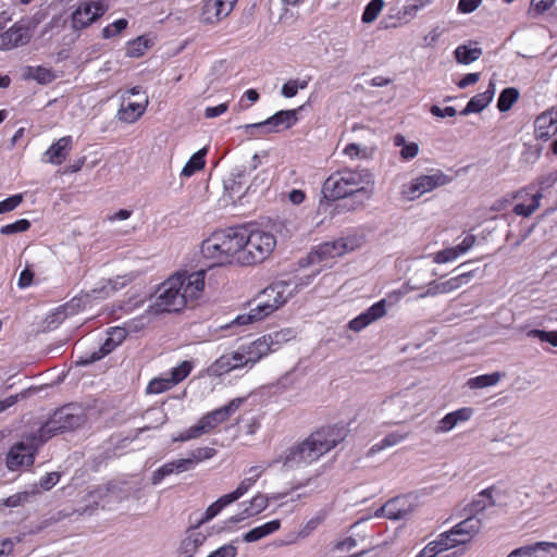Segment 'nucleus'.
<instances>
[{
	"label": "nucleus",
	"mask_w": 557,
	"mask_h": 557,
	"mask_svg": "<svg viewBox=\"0 0 557 557\" xmlns=\"http://www.w3.org/2000/svg\"><path fill=\"white\" fill-rule=\"evenodd\" d=\"M205 275L203 270L173 274L158 287L149 309L153 313L181 311L201 296Z\"/></svg>",
	"instance_id": "1"
},
{
	"label": "nucleus",
	"mask_w": 557,
	"mask_h": 557,
	"mask_svg": "<svg viewBox=\"0 0 557 557\" xmlns=\"http://www.w3.org/2000/svg\"><path fill=\"white\" fill-rule=\"evenodd\" d=\"M342 440L339 429L322 428L301 443L286 449L275 462H282L289 469L309 466L332 450Z\"/></svg>",
	"instance_id": "2"
},
{
	"label": "nucleus",
	"mask_w": 557,
	"mask_h": 557,
	"mask_svg": "<svg viewBox=\"0 0 557 557\" xmlns=\"http://www.w3.org/2000/svg\"><path fill=\"white\" fill-rule=\"evenodd\" d=\"M374 176L368 169L345 168L332 173L322 185L325 199L337 200L359 194L367 200L373 196Z\"/></svg>",
	"instance_id": "3"
},
{
	"label": "nucleus",
	"mask_w": 557,
	"mask_h": 557,
	"mask_svg": "<svg viewBox=\"0 0 557 557\" xmlns=\"http://www.w3.org/2000/svg\"><path fill=\"white\" fill-rule=\"evenodd\" d=\"M244 237L240 227H230L212 233L201 244V253L212 267L238 263Z\"/></svg>",
	"instance_id": "4"
},
{
	"label": "nucleus",
	"mask_w": 557,
	"mask_h": 557,
	"mask_svg": "<svg viewBox=\"0 0 557 557\" xmlns=\"http://www.w3.org/2000/svg\"><path fill=\"white\" fill-rule=\"evenodd\" d=\"M240 234L244 237L242 244V255L238 263L242 265H251L260 263L268 259L276 246L275 236L263 230H252L248 232L245 227H240Z\"/></svg>",
	"instance_id": "5"
},
{
	"label": "nucleus",
	"mask_w": 557,
	"mask_h": 557,
	"mask_svg": "<svg viewBox=\"0 0 557 557\" xmlns=\"http://www.w3.org/2000/svg\"><path fill=\"white\" fill-rule=\"evenodd\" d=\"M11 16L7 12L0 13V50H12L27 45L34 30L38 25V21L34 17H22L12 25Z\"/></svg>",
	"instance_id": "6"
},
{
	"label": "nucleus",
	"mask_w": 557,
	"mask_h": 557,
	"mask_svg": "<svg viewBox=\"0 0 557 557\" xmlns=\"http://www.w3.org/2000/svg\"><path fill=\"white\" fill-rule=\"evenodd\" d=\"M86 421L83 407L78 405H66L53 412L49 420L37 431L41 442L48 441L58 433L72 431Z\"/></svg>",
	"instance_id": "7"
},
{
	"label": "nucleus",
	"mask_w": 557,
	"mask_h": 557,
	"mask_svg": "<svg viewBox=\"0 0 557 557\" xmlns=\"http://www.w3.org/2000/svg\"><path fill=\"white\" fill-rule=\"evenodd\" d=\"M363 237L357 234L339 237L332 242H325L309 253V260L311 263H315L343 257L346 253L360 248L363 245Z\"/></svg>",
	"instance_id": "8"
},
{
	"label": "nucleus",
	"mask_w": 557,
	"mask_h": 557,
	"mask_svg": "<svg viewBox=\"0 0 557 557\" xmlns=\"http://www.w3.org/2000/svg\"><path fill=\"white\" fill-rule=\"evenodd\" d=\"M40 436L36 433L26 435L21 442L15 443L7 455V467L11 471L23 467H29L34 462V456L40 445Z\"/></svg>",
	"instance_id": "9"
},
{
	"label": "nucleus",
	"mask_w": 557,
	"mask_h": 557,
	"mask_svg": "<svg viewBox=\"0 0 557 557\" xmlns=\"http://www.w3.org/2000/svg\"><path fill=\"white\" fill-rule=\"evenodd\" d=\"M425 398L426 395L423 389H406L392 396L386 405L391 411L399 416L413 417L420 410Z\"/></svg>",
	"instance_id": "10"
},
{
	"label": "nucleus",
	"mask_w": 557,
	"mask_h": 557,
	"mask_svg": "<svg viewBox=\"0 0 557 557\" xmlns=\"http://www.w3.org/2000/svg\"><path fill=\"white\" fill-rule=\"evenodd\" d=\"M450 181L451 178L448 175L437 170L410 181V183L403 187V195L409 200H414L425 193L447 185Z\"/></svg>",
	"instance_id": "11"
},
{
	"label": "nucleus",
	"mask_w": 557,
	"mask_h": 557,
	"mask_svg": "<svg viewBox=\"0 0 557 557\" xmlns=\"http://www.w3.org/2000/svg\"><path fill=\"white\" fill-rule=\"evenodd\" d=\"M256 301V306L251 308L249 312L237 315L231 323L222 325L221 330L244 326L262 321L278 309L272 297L264 296V289L259 294Z\"/></svg>",
	"instance_id": "12"
},
{
	"label": "nucleus",
	"mask_w": 557,
	"mask_h": 557,
	"mask_svg": "<svg viewBox=\"0 0 557 557\" xmlns=\"http://www.w3.org/2000/svg\"><path fill=\"white\" fill-rule=\"evenodd\" d=\"M256 483V480L246 475L234 491L222 495L208 506L199 523H207L215 518L225 507L237 502L239 498L246 495Z\"/></svg>",
	"instance_id": "13"
},
{
	"label": "nucleus",
	"mask_w": 557,
	"mask_h": 557,
	"mask_svg": "<svg viewBox=\"0 0 557 557\" xmlns=\"http://www.w3.org/2000/svg\"><path fill=\"white\" fill-rule=\"evenodd\" d=\"M256 483V480L246 475L234 491L222 495L208 506L199 523H207L215 518L225 507L237 502L239 498L246 495Z\"/></svg>",
	"instance_id": "14"
},
{
	"label": "nucleus",
	"mask_w": 557,
	"mask_h": 557,
	"mask_svg": "<svg viewBox=\"0 0 557 557\" xmlns=\"http://www.w3.org/2000/svg\"><path fill=\"white\" fill-rule=\"evenodd\" d=\"M237 0H202L198 22L207 27L216 26L230 15Z\"/></svg>",
	"instance_id": "15"
},
{
	"label": "nucleus",
	"mask_w": 557,
	"mask_h": 557,
	"mask_svg": "<svg viewBox=\"0 0 557 557\" xmlns=\"http://www.w3.org/2000/svg\"><path fill=\"white\" fill-rule=\"evenodd\" d=\"M193 368L194 366L190 361H182L177 367L170 371L168 376H159L152 379L146 387V393L161 394L171 389L173 386L184 381L189 375Z\"/></svg>",
	"instance_id": "16"
},
{
	"label": "nucleus",
	"mask_w": 557,
	"mask_h": 557,
	"mask_svg": "<svg viewBox=\"0 0 557 557\" xmlns=\"http://www.w3.org/2000/svg\"><path fill=\"white\" fill-rule=\"evenodd\" d=\"M297 122V111L296 110H282L276 112L274 115L269 119L253 124H247L244 128L250 134H253L252 131H260L261 134H269L272 132H280L282 129H287L292 127Z\"/></svg>",
	"instance_id": "17"
},
{
	"label": "nucleus",
	"mask_w": 557,
	"mask_h": 557,
	"mask_svg": "<svg viewBox=\"0 0 557 557\" xmlns=\"http://www.w3.org/2000/svg\"><path fill=\"white\" fill-rule=\"evenodd\" d=\"M248 368L238 347L220 356L208 369L209 376H221L232 371Z\"/></svg>",
	"instance_id": "18"
},
{
	"label": "nucleus",
	"mask_w": 557,
	"mask_h": 557,
	"mask_svg": "<svg viewBox=\"0 0 557 557\" xmlns=\"http://www.w3.org/2000/svg\"><path fill=\"white\" fill-rule=\"evenodd\" d=\"M104 12L106 9L100 2H82L72 14V27L76 30L84 29Z\"/></svg>",
	"instance_id": "19"
},
{
	"label": "nucleus",
	"mask_w": 557,
	"mask_h": 557,
	"mask_svg": "<svg viewBox=\"0 0 557 557\" xmlns=\"http://www.w3.org/2000/svg\"><path fill=\"white\" fill-rule=\"evenodd\" d=\"M245 401V398L238 397L232 399L227 405L218 408L205 416L199 421L205 428V431L209 433L214 430L218 425L225 422L233 413H235Z\"/></svg>",
	"instance_id": "20"
},
{
	"label": "nucleus",
	"mask_w": 557,
	"mask_h": 557,
	"mask_svg": "<svg viewBox=\"0 0 557 557\" xmlns=\"http://www.w3.org/2000/svg\"><path fill=\"white\" fill-rule=\"evenodd\" d=\"M413 511L411 497L398 496L388 500L376 511L375 516H383L392 520H400L407 518Z\"/></svg>",
	"instance_id": "21"
},
{
	"label": "nucleus",
	"mask_w": 557,
	"mask_h": 557,
	"mask_svg": "<svg viewBox=\"0 0 557 557\" xmlns=\"http://www.w3.org/2000/svg\"><path fill=\"white\" fill-rule=\"evenodd\" d=\"M386 314V300L381 299L373 304L366 311L349 321L348 327L354 332H360L371 323L377 321Z\"/></svg>",
	"instance_id": "22"
},
{
	"label": "nucleus",
	"mask_w": 557,
	"mask_h": 557,
	"mask_svg": "<svg viewBox=\"0 0 557 557\" xmlns=\"http://www.w3.org/2000/svg\"><path fill=\"white\" fill-rule=\"evenodd\" d=\"M72 148V136L61 137L45 151L41 161L45 163L60 165L66 160Z\"/></svg>",
	"instance_id": "23"
},
{
	"label": "nucleus",
	"mask_w": 557,
	"mask_h": 557,
	"mask_svg": "<svg viewBox=\"0 0 557 557\" xmlns=\"http://www.w3.org/2000/svg\"><path fill=\"white\" fill-rule=\"evenodd\" d=\"M463 545L458 536L453 535V528L449 531L441 533L436 540L429 543L422 550L421 557H435L438 554Z\"/></svg>",
	"instance_id": "24"
},
{
	"label": "nucleus",
	"mask_w": 557,
	"mask_h": 557,
	"mask_svg": "<svg viewBox=\"0 0 557 557\" xmlns=\"http://www.w3.org/2000/svg\"><path fill=\"white\" fill-rule=\"evenodd\" d=\"M304 284L280 281L271 284L264 288V296L272 297L277 308L285 305L289 298H292Z\"/></svg>",
	"instance_id": "25"
},
{
	"label": "nucleus",
	"mask_w": 557,
	"mask_h": 557,
	"mask_svg": "<svg viewBox=\"0 0 557 557\" xmlns=\"http://www.w3.org/2000/svg\"><path fill=\"white\" fill-rule=\"evenodd\" d=\"M268 505V496L261 493H257L252 498L240 504V511L233 516L231 521L237 523L247 518L255 517L265 510Z\"/></svg>",
	"instance_id": "26"
},
{
	"label": "nucleus",
	"mask_w": 557,
	"mask_h": 557,
	"mask_svg": "<svg viewBox=\"0 0 557 557\" xmlns=\"http://www.w3.org/2000/svg\"><path fill=\"white\" fill-rule=\"evenodd\" d=\"M535 137L547 140L557 133V109H552L539 115L534 123Z\"/></svg>",
	"instance_id": "27"
},
{
	"label": "nucleus",
	"mask_w": 557,
	"mask_h": 557,
	"mask_svg": "<svg viewBox=\"0 0 557 557\" xmlns=\"http://www.w3.org/2000/svg\"><path fill=\"white\" fill-rule=\"evenodd\" d=\"M474 275V271L463 272L457 276L450 277L446 281H431L430 284L433 288L431 294L435 296L448 294L459 289L461 286L468 284Z\"/></svg>",
	"instance_id": "28"
},
{
	"label": "nucleus",
	"mask_w": 557,
	"mask_h": 557,
	"mask_svg": "<svg viewBox=\"0 0 557 557\" xmlns=\"http://www.w3.org/2000/svg\"><path fill=\"white\" fill-rule=\"evenodd\" d=\"M193 470L190 467V462H188L187 458H180L169 462H165L158 469H156L151 476V483L153 485H158L162 482L165 476L171 474H180L183 472H187Z\"/></svg>",
	"instance_id": "29"
},
{
	"label": "nucleus",
	"mask_w": 557,
	"mask_h": 557,
	"mask_svg": "<svg viewBox=\"0 0 557 557\" xmlns=\"http://www.w3.org/2000/svg\"><path fill=\"white\" fill-rule=\"evenodd\" d=\"M481 527V519L476 516L470 515L453 527V535L458 536L465 545L472 541V539L480 532Z\"/></svg>",
	"instance_id": "30"
},
{
	"label": "nucleus",
	"mask_w": 557,
	"mask_h": 557,
	"mask_svg": "<svg viewBox=\"0 0 557 557\" xmlns=\"http://www.w3.org/2000/svg\"><path fill=\"white\" fill-rule=\"evenodd\" d=\"M238 349L243 354L248 369L253 368L257 362L269 355L267 344L260 337L250 343L239 345Z\"/></svg>",
	"instance_id": "31"
},
{
	"label": "nucleus",
	"mask_w": 557,
	"mask_h": 557,
	"mask_svg": "<svg viewBox=\"0 0 557 557\" xmlns=\"http://www.w3.org/2000/svg\"><path fill=\"white\" fill-rule=\"evenodd\" d=\"M495 95V85L491 83L487 89L481 94L473 96L465 109L460 112L461 115H468L470 113H478L484 110L493 100Z\"/></svg>",
	"instance_id": "32"
},
{
	"label": "nucleus",
	"mask_w": 557,
	"mask_h": 557,
	"mask_svg": "<svg viewBox=\"0 0 557 557\" xmlns=\"http://www.w3.org/2000/svg\"><path fill=\"white\" fill-rule=\"evenodd\" d=\"M149 103L148 97L145 96L140 102H127L122 104L117 111V117L124 123L136 122L146 111Z\"/></svg>",
	"instance_id": "33"
},
{
	"label": "nucleus",
	"mask_w": 557,
	"mask_h": 557,
	"mask_svg": "<svg viewBox=\"0 0 557 557\" xmlns=\"http://www.w3.org/2000/svg\"><path fill=\"white\" fill-rule=\"evenodd\" d=\"M296 333L292 329H283L280 331H275L269 334L261 336V341L267 344L268 352L271 354L276 351L284 345L288 343L293 338H295Z\"/></svg>",
	"instance_id": "34"
},
{
	"label": "nucleus",
	"mask_w": 557,
	"mask_h": 557,
	"mask_svg": "<svg viewBox=\"0 0 557 557\" xmlns=\"http://www.w3.org/2000/svg\"><path fill=\"white\" fill-rule=\"evenodd\" d=\"M493 491V487L485 488L474 497V499L468 505V511L471 516L478 517L479 513L495 506Z\"/></svg>",
	"instance_id": "35"
},
{
	"label": "nucleus",
	"mask_w": 557,
	"mask_h": 557,
	"mask_svg": "<svg viewBox=\"0 0 557 557\" xmlns=\"http://www.w3.org/2000/svg\"><path fill=\"white\" fill-rule=\"evenodd\" d=\"M281 527L278 519L271 520L264 524L258 525L244 534L243 540L247 543L257 542L270 534L276 532Z\"/></svg>",
	"instance_id": "36"
},
{
	"label": "nucleus",
	"mask_w": 557,
	"mask_h": 557,
	"mask_svg": "<svg viewBox=\"0 0 557 557\" xmlns=\"http://www.w3.org/2000/svg\"><path fill=\"white\" fill-rule=\"evenodd\" d=\"M393 143L394 146L400 148L399 156L403 161H410L419 154V145L414 141L408 143L401 134H396L393 138Z\"/></svg>",
	"instance_id": "37"
},
{
	"label": "nucleus",
	"mask_w": 557,
	"mask_h": 557,
	"mask_svg": "<svg viewBox=\"0 0 557 557\" xmlns=\"http://www.w3.org/2000/svg\"><path fill=\"white\" fill-rule=\"evenodd\" d=\"M115 289L116 286L109 282L108 285L103 286L101 289H92L91 294H86L78 298H73L71 302L66 305L65 310H72L76 305L79 306L81 302L85 305L89 301L90 298H106L110 295V292Z\"/></svg>",
	"instance_id": "38"
},
{
	"label": "nucleus",
	"mask_w": 557,
	"mask_h": 557,
	"mask_svg": "<svg viewBox=\"0 0 557 557\" xmlns=\"http://www.w3.org/2000/svg\"><path fill=\"white\" fill-rule=\"evenodd\" d=\"M504 376L500 372H493L471 377L467 381V386L471 389L485 388L496 385Z\"/></svg>",
	"instance_id": "39"
},
{
	"label": "nucleus",
	"mask_w": 557,
	"mask_h": 557,
	"mask_svg": "<svg viewBox=\"0 0 557 557\" xmlns=\"http://www.w3.org/2000/svg\"><path fill=\"white\" fill-rule=\"evenodd\" d=\"M206 149H200L195 152L182 169L181 175L184 177H190L196 172L200 171L206 164Z\"/></svg>",
	"instance_id": "40"
},
{
	"label": "nucleus",
	"mask_w": 557,
	"mask_h": 557,
	"mask_svg": "<svg viewBox=\"0 0 557 557\" xmlns=\"http://www.w3.org/2000/svg\"><path fill=\"white\" fill-rule=\"evenodd\" d=\"M482 49L467 45L458 46L455 50V58L459 63L470 64L482 55Z\"/></svg>",
	"instance_id": "41"
},
{
	"label": "nucleus",
	"mask_w": 557,
	"mask_h": 557,
	"mask_svg": "<svg viewBox=\"0 0 557 557\" xmlns=\"http://www.w3.org/2000/svg\"><path fill=\"white\" fill-rule=\"evenodd\" d=\"M115 347H116V345L110 341V337H107L104 343L97 350L92 351L90 355H88L86 357H81L76 361V363L86 366V364L92 363L95 361H98V360L102 359L103 357H106L108 354H110Z\"/></svg>",
	"instance_id": "42"
},
{
	"label": "nucleus",
	"mask_w": 557,
	"mask_h": 557,
	"mask_svg": "<svg viewBox=\"0 0 557 557\" xmlns=\"http://www.w3.org/2000/svg\"><path fill=\"white\" fill-rule=\"evenodd\" d=\"M343 153L350 160H366L372 158L374 149L351 143L343 149Z\"/></svg>",
	"instance_id": "43"
},
{
	"label": "nucleus",
	"mask_w": 557,
	"mask_h": 557,
	"mask_svg": "<svg viewBox=\"0 0 557 557\" xmlns=\"http://www.w3.org/2000/svg\"><path fill=\"white\" fill-rule=\"evenodd\" d=\"M200 520L201 518L196 522L194 527L189 528L187 531V535L183 542L187 550L196 549L197 547L202 545V543L206 540V536L197 530L202 524L199 523Z\"/></svg>",
	"instance_id": "44"
},
{
	"label": "nucleus",
	"mask_w": 557,
	"mask_h": 557,
	"mask_svg": "<svg viewBox=\"0 0 557 557\" xmlns=\"http://www.w3.org/2000/svg\"><path fill=\"white\" fill-rule=\"evenodd\" d=\"M215 454L216 450L212 447H198L189 451L186 458L190 462L191 469H195L198 463L211 459Z\"/></svg>",
	"instance_id": "45"
},
{
	"label": "nucleus",
	"mask_w": 557,
	"mask_h": 557,
	"mask_svg": "<svg viewBox=\"0 0 557 557\" xmlns=\"http://www.w3.org/2000/svg\"><path fill=\"white\" fill-rule=\"evenodd\" d=\"M542 197H543L542 193L537 191L536 194L531 196L530 203H517L513 207V212L517 215H522L525 218L530 216L536 209L540 208V201H541Z\"/></svg>",
	"instance_id": "46"
},
{
	"label": "nucleus",
	"mask_w": 557,
	"mask_h": 557,
	"mask_svg": "<svg viewBox=\"0 0 557 557\" xmlns=\"http://www.w3.org/2000/svg\"><path fill=\"white\" fill-rule=\"evenodd\" d=\"M519 92L515 88H505L498 98L497 108L500 112L508 111L512 104L518 100Z\"/></svg>",
	"instance_id": "47"
},
{
	"label": "nucleus",
	"mask_w": 557,
	"mask_h": 557,
	"mask_svg": "<svg viewBox=\"0 0 557 557\" xmlns=\"http://www.w3.org/2000/svg\"><path fill=\"white\" fill-rule=\"evenodd\" d=\"M203 434H207L203 425L200 421H198L195 425L188 428L187 430L181 432L176 436L172 438L173 442H187L190 440L199 438Z\"/></svg>",
	"instance_id": "48"
},
{
	"label": "nucleus",
	"mask_w": 557,
	"mask_h": 557,
	"mask_svg": "<svg viewBox=\"0 0 557 557\" xmlns=\"http://www.w3.org/2000/svg\"><path fill=\"white\" fill-rule=\"evenodd\" d=\"M384 7L383 0H371L364 8L362 13V22L370 24L376 20Z\"/></svg>",
	"instance_id": "49"
},
{
	"label": "nucleus",
	"mask_w": 557,
	"mask_h": 557,
	"mask_svg": "<svg viewBox=\"0 0 557 557\" xmlns=\"http://www.w3.org/2000/svg\"><path fill=\"white\" fill-rule=\"evenodd\" d=\"M525 335L529 338H536L542 343H548L553 347H557V331L529 330Z\"/></svg>",
	"instance_id": "50"
},
{
	"label": "nucleus",
	"mask_w": 557,
	"mask_h": 557,
	"mask_svg": "<svg viewBox=\"0 0 557 557\" xmlns=\"http://www.w3.org/2000/svg\"><path fill=\"white\" fill-rule=\"evenodd\" d=\"M308 79H289L282 86V95L285 98H293L297 95L298 90L307 88Z\"/></svg>",
	"instance_id": "51"
},
{
	"label": "nucleus",
	"mask_w": 557,
	"mask_h": 557,
	"mask_svg": "<svg viewBox=\"0 0 557 557\" xmlns=\"http://www.w3.org/2000/svg\"><path fill=\"white\" fill-rule=\"evenodd\" d=\"M30 227V222L27 219H21L13 223L2 225L0 227L1 235H13L26 232Z\"/></svg>",
	"instance_id": "52"
},
{
	"label": "nucleus",
	"mask_w": 557,
	"mask_h": 557,
	"mask_svg": "<svg viewBox=\"0 0 557 557\" xmlns=\"http://www.w3.org/2000/svg\"><path fill=\"white\" fill-rule=\"evenodd\" d=\"M556 0H531L528 14L530 17L535 18L548 11Z\"/></svg>",
	"instance_id": "53"
},
{
	"label": "nucleus",
	"mask_w": 557,
	"mask_h": 557,
	"mask_svg": "<svg viewBox=\"0 0 557 557\" xmlns=\"http://www.w3.org/2000/svg\"><path fill=\"white\" fill-rule=\"evenodd\" d=\"M36 493H37V491L35 488L32 491L18 492L16 494H13V495L9 496L8 498H5L4 505L7 507H18V506L27 503L29 500L30 496L35 495Z\"/></svg>",
	"instance_id": "54"
},
{
	"label": "nucleus",
	"mask_w": 557,
	"mask_h": 557,
	"mask_svg": "<svg viewBox=\"0 0 557 557\" xmlns=\"http://www.w3.org/2000/svg\"><path fill=\"white\" fill-rule=\"evenodd\" d=\"M127 24L128 22L125 18L116 20L115 22L106 26L102 29L103 38L108 39L119 35L122 30H124L127 27Z\"/></svg>",
	"instance_id": "55"
},
{
	"label": "nucleus",
	"mask_w": 557,
	"mask_h": 557,
	"mask_svg": "<svg viewBox=\"0 0 557 557\" xmlns=\"http://www.w3.org/2000/svg\"><path fill=\"white\" fill-rule=\"evenodd\" d=\"M23 195L16 194L0 201V214L15 210L23 202Z\"/></svg>",
	"instance_id": "56"
},
{
	"label": "nucleus",
	"mask_w": 557,
	"mask_h": 557,
	"mask_svg": "<svg viewBox=\"0 0 557 557\" xmlns=\"http://www.w3.org/2000/svg\"><path fill=\"white\" fill-rule=\"evenodd\" d=\"M147 48V40H145L143 37H138L129 42L127 48V55L132 58H138L145 53Z\"/></svg>",
	"instance_id": "57"
},
{
	"label": "nucleus",
	"mask_w": 557,
	"mask_h": 557,
	"mask_svg": "<svg viewBox=\"0 0 557 557\" xmlns=\"http://www.w3.org/2000/svg\"><path fill=\"white\" fill-rule=\"evenodd\" d=\"M407 434L399 433V432H392L387 434L379 444L375 446L379 447V449H384L386 447L395 446L399 443H401L404 440H406Z\"/></svg>",
	"instance_id": "58"
},
{
	"label": "nucleus",
	"mask_w": 557,
	"mask_h": 557,
	"mask_svg": "<svg viewBox=\"0 0 557 557\" xmlns=\"http://www.w3.org/2000/svg\"><path fill=\"white\" fill-rule=\"evenodd\" d=\"M456 259V253L451 247L440 250L432 255L433 262L437 264L448 263Z\"/></svg>",
	"instance_id": "59"
},
{
	"label": "nucleus",
	"mask_w": 557,
	"mask_h": 557,
	"mask_svg": "<svg viewBox=\"0 0 557 557\" xmlns=\"http://www.w3.org/2000/svg\"><path fill=\"white\" fill-rule=\"evenodd\" d=\"M458 423L451 412L445 414L440 421L436 428V433H447L451 431Z\"/></svg>",
	"instance_id": "60"
},
{
	"label": "nucleus",
	"mask_w": 557,
	"mask_h": 557,
	"mask_svg": "<svg viewBox=\"0 0 557 557\" xmlns=\"http://www.w3.org/2000/svg\"><path fill=\"white\" fill-rule=\"evenodd\" d=\"M540 548L539 542L532 545H527L512 550L508 557H536V549Z\"/></svg>",
	"instance_id": "61"
},
{
	"label": "nucleus",
	"mask_w": 557,
	"mask_h": 557,
	"mask_svg": "<svg viewBox=\"0 0 557 557\" xmlns=\"http://www.w3.org/2000/svg\"><path fill=\"white\" fill-rule=\"evenodd\" d=\"M419 11L420 10L416 7V4L411 0H409L407 4H405L403 9L398 12V18H403L406 22H409L417 15Z\"/></svg>",
	"instance_id": "62"
},
{
	"label": "nucleus",
	"mask_w": 557,
	"mask_h": 557,
	"mask_svg": "<svg viewBox=\"0 0 557 557\" xmlns=\"http://www.w3.org/2000/svg\"><path fill=\"white\" fill-rule=\"evenodd\" d=\"M59 480L60 474L58 472H50L39 480V486L45 491H49L59 482Z\"/></svg>",
	"instance_id": "63"
},
{
	"label": "nucleus",
	"mask_w": 557,
	"mask_h": 557,
	"mask_svg": "<svg viewBox=\"0 0 557 557\" xmlns=\"http://www.w3.org/2000/svg\"><path fill=\"white\" fill-rule=\"evenodd\" d=\"M237 548L232 544H226L211 553L208 557H236Z\"/></svg>",
	"instance_id": "64"
}]
</instances>
